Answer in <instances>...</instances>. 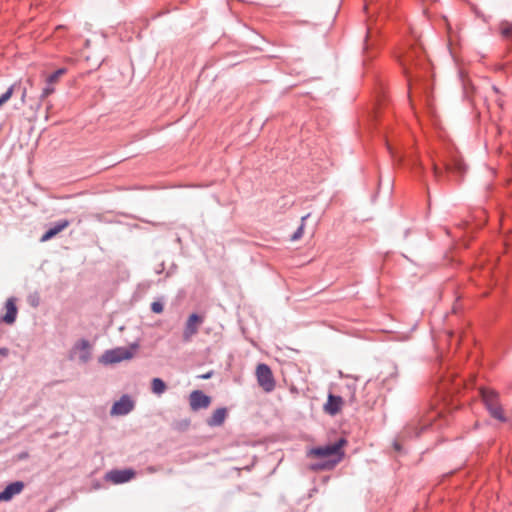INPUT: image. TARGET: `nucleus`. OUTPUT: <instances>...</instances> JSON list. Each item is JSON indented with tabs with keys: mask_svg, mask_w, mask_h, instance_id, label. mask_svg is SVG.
Wrapping results in <instances>:
<instances>
[{
	"mask_svg": "<svg viewBox=\"0 0 512 512\" xmlns=\"http://www.w3.org/2000/svg\"><path fill=\"white\" fill-rule=\"evenodd\" d=\"M401 65L408 83V98L413 107V96L419 95L429 114L434 113L431 65L419 47L410 48L401 58Z\"/></svg>",
	"mask_w": 512,
	"mask_h": 512,
	"instance_id": "obj_1",
	"label": "nucleus"
},
{
	"mask_svg": "<svg viewBox=\"0 0 512 512\" xmlns=\"http://www.w3.org/2000/svg\"><path fill=\"white\" fill-rule=\"evenodd\" d=\"M433 175L437 182L450 180L454 177L457 182H461L467 171V166L461 156L455 153H448L438 161L433 162Z\"/></svg>",
	"mask_w": 512,
	"mask_h": 512,
	"instance_id": "obj_2",
	"label": "nucleus"
},
{
	"mask_svg": "<svg viewBox=\"0 0 512 512\" xmlns=\"http://www.w3.org/2000/svg\"><path fill=\"white\" fill-rule=\"evenodd\" d=\"M347 443L346 437H339L334 442L310 448L307 457L312 459H338L339 457V462H341L345 457L344 447Z\"/></svg>",
	"mask_w": 512,
	"mask_h": 512,
	"instance_id": "obj_3",
	"label": "nucleus"
},
{
	"mask_svg": "<svg viewBox=\"0 0 512 512\" xmlns=\"http://www.w3.org/2000/svg\"><path fill=\"white\" fill-rule=\"evenodd\" d=\"M435 418L436 415L425 418L417 413L398 433L399 439L407 442L418 439L422 433L433 427Z\"/></svg>",
	"mask_w": 512,
	"mask_h": 512,
	"instance_id": "obj_4",
	"label": "nucleus"
},
{
	"mask_svg": "<svg viewBox=\"0 0 512 512\" xmlns=\"http://www.w3.org/2000/svg\"><path fill=\"white\" fill-rule=\"evenodd\" d=\"M139 344L134 342L127 347H116L106 350L99 358V363L104 365L116 364L121 361L130 360L134 357Z\"/></svg>",
	"mask_w": 512,
	"mask_h": 512,
	"instance_id": "obj_5",
	"label": "nucleus"
},
{
	"mask_svg": "<svg viewBox=\"0 0 512 512\" xmlns=\"http://www.w3.org/2000/svg\"><path fill=\"white\" fill-rule=\"evenodd\" d=\"M256 379L259 387L264 392L270 393L276 387V381L272 372L271 367L266 363H259L256 366Z\"/></svg>",
	"mask_w": 512,
	"mask_h": 512,
	"instance_id": "obj_6",
	"label": "nucleus"
},
{
	"mask_svg": "<svg viewBox=\"0 0 512 512\" xmlns=\"http://www.w3.org/2000/svg\"><path fill=\"white\" fill-rule=\"evenodd\" d=\"M387 149L394 159L401 166H406L412 171L422 172L423 167L419 160L413 155H406L402 152H399L395 147H393L390 143L387 142Z\"/></svg>",
	"mask_w": 512,
	"mask_h": 512,
	"instance_id": "obj_7",
	"label": "nucleus"
},
{
	"mask_svg": "<svg viewBox=\"0 0 512 512\" xmlns=\"http://www.w3.org/2000/svg\"><path fill=\"white\" fill-rule=\"evenodd\" d=\"M77 352H79V362L82 364L88 363L92 358V345L90 341L85 338L76 341L69 352V359H74V355Z\"/></svg>",
	"mask_w": 512,
	"mask_h": 512,
	"instance_id": "obj_8",
	"label": "nucleus"
},
{
	"mask_svg": "<svg viewBox=\"0 0 512 512\" xmlns=\"http://www.w3.org/2000/svg\"><path fill=\"white\" fill-rule=\"evenodd\" d=\"M204 322V316L199 313H191L185 323L182 338L184 342H189L195 334L198 333L200 325Z\"/></svg>",
	"mask_w": 512,
	"mask_h": 512,
	"instance_id": "obj_9",
	"label": "nucleus"
},
{
	"mask_svg": "<svg viewBox=\"0 0 512 512\" xmlns=\"http://www.w3.org/2000/svg\"><path fill=\"white\" fill-rule=\"evenodd\" d=\"M212 403V397L204 393L202 390H193L189 394L190 409L194 412L207 409Z\"/></svg>",
	"mask_w": 512,
	"mask_h": 512,
	"instance_id": "obj_10",
	"label": "nucleus"
},
{
	"mask_svg": "<svg viewBox=\"0 0 512 512\" xmlns=\"http://www.w3.org/2000/svg\"><path fill=\"white\" fill-rule=\"evenodd\" d=\"M135 407V402L128 394H123L116 400L110 410L111 415L124 416L129 414Z\"/></svg>",
	"mask_w": 512,
	"mask_h": 512,
	"instance_id": "obj_11",
	"label": "nucleus"
},
{
	"mask_svg": "<svg viewBox=\"0 0 512 512\" xmlns=\"http://www.w3.org/2000/svg\"><path fill=\"white\" fill-rule=\"evenodd\" d=\"M136 476V471L133 468L125 469H112L105 475V479L114 484H123L132 480Z\"/></svg>",
	"mask_w": 512,
	"mask_h": 512,
	"instance_id": "obj_12",
	"label": "nucleus"
},
{
	"mask_svg": "<svg viewBox=\"0 0 512 512\" xmlns=\"http://www.w3.org/2000/svg\"><path fill=\"white\" fill-rule=\"evenodd\" d=\"M67 71L68 69L66 67H60L46 77L45 86L40 94L41 100L55 92L54 85L59 81L61 76L67 73Z\"/></svg>",
	"mask_w": 512,
	"mask_h": 512,
	"instance_id": "obj_13",
	"label": "nucleus"
},
{
	"mask_svg": "<svg viewBox=\"0 0 512 512\" xmlns=\"http://www.w3.org/2000/svg\"><path fill=\"white\" fill-rule=\"evenodd\" d=\"M17 298L16 297H9L5 304H4V310L5 312L0 315V323L6 324V325H13L16 322L17 315H18V307H17Z\"/></svg>",
	"mask_w": 512,
	"mask_h": 512,
	"instance_id": "obj_14",
	"label": "nucleus"
},
{
	"mask_svg": "<svg viewBox=\"0 0 512 512\" xmlns=\"http://www.w3.org/2000/svg\"><path fill=\"white\" fill-rule=\"evenodd\" d=\"M343 405L344 399L342 396L329 392L327 395V401L323 405V411L325 414L333 417L341 412Z\"/></svg>",
	"mask_w": 512,
	"mask_h": 512,
	"instance_id": "obj_15",
	"label": "nucleus"
},
{
	"mask_svg": "<svg viewBox=\"0 0 512 512\" xmlns=\"http://www.w3.org/2000/svg\"><path fill=\"white\" fill-rule=\"evenodd\" d=\"M68 219H60L56 222L50 223L46 231L40 237V242H47L57 236L60 232L64 231L70 225Z\"/></svg>",
	"mask_w": 512,
	"mask_h": 512,
	"instance_id": "obj_16",
	"label": "nucleus"
},
{
	"mask_svg": "<svg viewBox=\"0 0 512 512\" xmlns=\"http://www.w3.org/2000/svg\"><path fill=\"white\" fill-rule=\"evenodd\" d=\"M25 487L22 481H13L6 485L0 492V502L10 501L14 496L20 494Z\"/></svg>",
	"mask_w": 512,
	"mask_h": 512,
	"instance_id": "obj_17",
	"label": "nucleus"
},
{
	"mask_svg": "<svg viewBox=\"0 0 512 512\" xmlns=\"http://www.w3.org/2000/svg\"><path fill=\"white\" fill-rule=\"evenodd\" d=\"M339 463H340L339 458L338 459H315L314 462H311L309 464V470L314 471V472L331 471Z\"/></svg>",
	"mask_w": 512,
	"mask_h": 512,
	"instance_id": "obj_18",
	"label": "nucleus"
},
{
	"mask_svg": "<svg viewBox=\"0 0 512 512\" xmlns=\"http://www.w3.org/2000/svg\"><path fill=\"white\" fill-rule=\"evenodd\" d=\"M227 417L228 409L226 407H219L206 419V424L209 427H219L225 423Z\"/></svg>",
	"mask_w": 512,
	"mask_h": 512,
	"instance_id": "obj_19",
	"label": "nucleus"
},
{
	"mask_svg": "<svg viewBox=\"0 0 512 512\" xmlns=\"http://www.w3.org/2000/svg\"><path fill=\"white\" fill-rule=\"evenodd\" d=\"M480 393H481V398H482L483 404L486 409H487V405L495 406V405L499 404V402H498L499 394L497 391H495L493 389L484 388L480 391Z\"/></svg>",
	"mask_w": 512,
	"mask_h": 512,
	"instance_id": "obj_20",
	"label": "nucleus"
},
{
	"mask_svg": "<svg viewBox=\"0 0 512 512\" xmlns=\"http://www.w3.org/2000/svg\"><path fill=\"white\" fill-rule=\"evenodd\" d=\"M15 90H21V99L24 101L26 97V88L22 87L20 83H14L0 96V107L11 98Z\"/></svg>",
	"mask_w": 512,
	"mask_h": 512,
	"instance_id": "obj_21",
	"label": "nucleus"
},
{
	"mask_svg": "<svg viewBox=\"0 0 512 512\" xmlns=\"http://www.w3.org/2000/svg\"><path fill=\"white\" fill-rule=\"evenodd\" d=\"M499 32L502 38L507 42L509 49H512V23L509 21H502L499 24Z\"/></svg>",
	"mask_w": 512,
	"mask_h": 512,
	"instance_id": "obj_22",
	"label": "nucleus"
},
{
	"mask_svg": "<svg viewBox=\"0 0 512 512\" xmlns=\"http://www.w3.org/2000/svg\"><path fill=\"white\" fill-rule=\"evenodd\" d=\"M487 411L489 412L492 418L497 419L500 422L505 423L508 420L500 404H497L495 406L487 405Z\"/></svg>",
	"mask_w": 512,
	"mask_h": 512,
	"instance_id": "obj_23",
	"label": "nucleus"
},
{
	"mask_svg": "<svg viewBox=\"0 0 512 512\" xmlns=\"http://www.w3.org/2000/svg\"><path fill=\"white\" fill-rule=\"evenodd\" d=\"M167 390V384L161 378L155 377L151 381V391L156 395H161Z\"/></svg>",
	"mask_w": 512,
	"mask_h": 512,
	"instance_id": "obj_24",
	"label": "nucleus"
},
{
	"mask_svg": "<svg viewBox=\"0 0 512 512\" xmlns=\"http://www.w3.org/2000/svg\"><path fill=\"white\" fill-rule=\"evenodd\" d=\"M191 425V420L189 418H185L182 420H176L172 423V429L178 432H185Z\"/></svg>",
	"mask_w": 512,
	"mask_h": 512,
	"instance_id": "obj_25",
	"label": "nucleus"
},
{
	"mask_svg": "<svg viewBox=\"0 0 512 512\" xmlns=\"http://www.w3.org/2000/svg\"><path fill=\"white\" fill-rule=\"evenodd\" d=\"M406 442L407 441H402V439H399V435L397 434L392 442V447L394 451L399 455L407 454V450L404 448V443Z\"/></svg>",
	"mask_w": 512,
	"mask_h": 512,
	"instance_id": "obj_26",
	"label": "nucleus"
},
{
	"mask_svg": "<svg viewBox=\"0 0 512 512\" xmlns=\"http://www.w3.org/2000/svg\"><path fill=\"white\" fill-rule=\"evenodd\" d=\"M310 216V214H307L301 218V225L296 229V231L290 236L291 241H297L299 240L304 233V222L305 220Z\"/></svg>",
	"mask_w": 512,
	"mask_h": 512,
	"instance_id": "obj_27",
	"label": "nucleus"
},
{
	"mask_svg": "<svg viewBox=\"0 0 512 512\" xmlns=\"http://www.w3.org/2000/svg\"><path fill=\"white\" fill-rule=\"evenodd\" d=\"M27 302L33 308H37L40 305V295L38 292L30 293L27 297Z\"/></svg>",
	"mask_w": 512,
	"mask_h": 512,
	"instance_id": "obj_28",
	"label": "nucleus"
},
{
	"mask_svg": "<svg viewBox=\"0 0 512 512\" xmlns=\"http://www.w3.org/2000/svg\"><path fill=\"white\" fill-rule=\"evenodd\" d=\"M150 310L155 314H161L164 311L163 302L159 300L153 301L150 305Z\"/></svg>",
	"mask_w": 512,
	"mask_h": 512,
	"instance_id": "obj_29",
	"label": "nucleus"
},
{
	"mask_svg": "<svg viewBox=\"0 0 512 512\" xmlns=\"http://www.w3.org/2000/svg\"><path fill=\"white\" fill-rule=\"evenodd\" d=\"M346 388L348 389V391L350 393L348 402L350 404L355 403V401H356V384L355 383L347 384Z\"/></svg>",
	"mask_w": 512,
	"mask_h": 512,
	"instance_id": "obj_30",
	"label": "nucleus"
},
{
	"mask_svg": "<svg viewBox=\"0 0 512 512\" xmlns=\"http://www.w3.org/2000/svg\"><path fill=\"white\" fill-rule=\"evenodd\" d=\"M212 375H213V371L211 370L205 374L199 375L198 378L207 380V379H210L212 377Z\"/></svg>",
	"mask_w": 512,
	"mask_h": 512,
	"instance_id": "obj_31",
	"label": "nucleus"
},
{
	"mask_svg": "<svg viewBox=\"0 0 512 512\" xmlns=\"http://www.w3.org/2000/svg\"><path fill=\"white\" fill-rule=\"evenodd\" d=\"M9 352L10 351L7 347H0V356L7 357Z\"/></svg>",
	"mask_w": 512,
	"mask_h": 512,
	"instance_id": "obj_32",
	"label": "nucleus"
},
{
	"mask_svg": "<svg viewBox=\"0 0 512 512\" xmlns=\"http://www.w3.org/2000/svg\"><path fill=\"white\" fill-rule=\"evenodd\" d=\"M370 35V29L368 28L367 29V33H366V37H365V46H364V50H367L368 47H369V42H368V37Z\"/></svg>",
	"mask_w": 512,
	"mask_h": 512,
	"instance_id": "obj_33",
	"label": "nucleus"
},
{
	"mask_svg": "<svg viewBox=\"0 0 512 512\" xmlns=\"http://www.w3.org/2000/svg\"><path fill=\"white\" fill-rule=\"evenodd\" d=\"M29 457V454L28 452L24 451V452H21L19 455H18V459L19 460H23V459H26Z\"/></svg>",
	"mask_w": 512,
	"mask_h": 512,
	"instance_id": "obj_34",
	"label": "nucleus"
},
{
	"mask_svg": "<svg viewBox=\"0 0 512 512\" xmlns=\"http://www.w3.org/2000/svg\"><path fill=\"white\" fill-rule=\"evenodd\" d=\"M164 270H165V264H164V262H162V263L159 265L158 269L156 270V273L160 274V273H162Z\"/></svg>",
	"mask_w": 512,
	"mask_h": 512,
	"instance_id": "obj_35",
	"label": "nucleus"
},
{
	"mask_svg": "<svg viewBox=\"0 0 512 512\" xmlns=\"http://www.w3.org/2000/svg\"><path fill=\"white\" fill-rule=\"evenodd\" d=\"M458 390H459V386L458 387H453L452 390H447V395L451 396L452 394L458 392Z\"/></svg>",
	"mask_w": 512,
	"mask_h": 512,
	"instance_id": "obj_36",
	"label": "nucleus"
},
{
	"mask_svg": "<svg viewBox=\"0 0 512 512\" xmlns=\"http://www.w3.org/2000/svg\"><path fill=\"white\" fill-rule=\"evenodd\" d=\"M329 479H330V476H325V477L323 478V482H324V483H326Z\"/></svg>",
	"mask_w": 512,
	"mask_h": 512,
	"instance_id": "obj_37",
	"label": "nucleus"
},
{
	"mask_svg": "<svg viewBox=\"0 0 512 512\" xmlns=\"http://www.w3.org/2000/svg\"><path fill=\"white\" fill-rule=\"evenodd\" d=\"M396 376H397V371L390 374V377H396Z\"/></svg>",
	"mask_w": 512,
	"mask_h": 512,
	"instance_id": "obj_38",
	"label": "nucleus"
},
{
	"mask_svg": "<svg viewBox=\"0 0 512 512\" xmlns=\"http://www.w3.org/2000/svg\"><path fill=\"white\" fill-rule=\"evenodd\" d=\"M493 90H494L496 93H499V89H498L496 86H493Z\"/></svg>",
	"mask_w": 512,
	"mask_h": 512,
	"instance_id": "obj_39",
	"label": "nucleus"
},
{
	"mask_svg": "<svg viewBox=\"0 0 512 512\" xmlns=\"http://www.w3.org/2000/svg\"><path fill=\"white\" fill-rule=\"evenodd\" d=\"M149 25V21L147 19H145V27H147Z\"/></svg>",
	"mask_w": 512,
	"mask_h": 512,
	"instance_id": "obj_40",
	"label": "nucleus"
},
{
	"mask_svg": "<svg viewBox=\"0 0 512 512\" xmlns=\"http://www.w3.org/2000/svg\"><path fill=\"white\" fill-rule=\"evenodd\" d=\"M364 9L367 10L368 9V5L367 3L364 5Z\"/></svg>",
	"mask_w": 512,
	"mask_h": 512,
	"instance_id": "obj_41",
	"label": "nucleus"
}]
</instances>
